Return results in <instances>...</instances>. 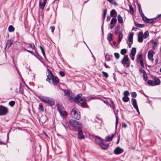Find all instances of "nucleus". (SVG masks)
I'll use <instances>...</instances> for the list:
<instances>
[{"mask_svg":"<svg viewBox=\"0 0 161 161\" xmlns=\"http://www.w3.org/2000/svg\"><path fill=\"white\" fill-rule=\"evenodd\" d=\"M82 94L81 93L78 94L75 97L74 102L76 103L79 106L82 107H86V100L85 98L82 97L80 98Z\"/></svg>","mask_w":161,"mask_h":161,"instance_id":"f257e3e1","label":"nucleus"},{"mask_svg":"<svg viewBox=\"0 0 161 161\" xmlns=\"http://www.w3.org/2000/svg\"><path fill=\"white\" fill-rule=\"evenodd\" d=\"M47 70L50 74V75H47V78L46 79V80L50 83V80L52 79L53 85H56L57 83H58L59 82V79L56 76H54L53 73L50 69H47Z\"/></svg>","mask_w":161,"mask_h":161,"instance_id":"f03ea898","label":"nucleus"},{"mask_svg":"<svg viewBox=\"0 0 161 161\" xmlns=\"http://www.w3.org/2000/svg\"><path fill=\"white\" fill-rule=\"evenodd\" d=\"M71 116L73 118L79 120L80 118V113L79 110L75 108H74L71 111Z\"/></svg>","mask_w":161,"mask_h":161,"instance_id":"7ed1b4c3","label":"nucleus"},{"mask_svg":"<svg viewBox=\"0 0 161 161\" xmlns=\"http://www.w3.org/2000/svg\"><path fill=\"white\" fill-rule=\"evenodd\" d=\"M121 63L124 67L128 68L130 63V60L127 55H125L121 61Z\"/></svg>","mask_w":161,"mask_h":161,"instance_id":"20e7f679","label":"nucleus"},{"mask_svg":"<svg viewBox=\"0 0 161 161\" xmlns=\"http://www.w3.org/2000/svg\"><path fill=\"white\" fill-rule=\"evenodd\" d=\"M69 123L72 127L77 128L78 129L82 127L80 122L74 119L70 120L69 121Z\"/></svg>","mask_w":161,"mask_h":161,"instance_id":"39448f33","label":"nucleus"},{"mask_svg":"<svg viewBox=\"0 0 161 161\" xmlns=\"http://www.w3.org/2000/svg\"><path fill=\"white\" fill-rule=\"evenodd\" d=\"M8 112V110L7 108L3 106H0V115H5Z\"/></svg>","mask_w":161,"mask_h":161,"instance_id":"423d86ee","label":"nucleus"},{"mask_svg":"<svg viewBox=\"0 0 161 161\" xmlns=\"http://www.w3.org/2000/svg\"><path fill=\"white\" fill-rule=\"evenodd\" d=\"M133 33L132 32L130 34L129 36L128 41L127 42V43L128 45L129 48H130L131 47V45L133 43Z\"/></svg>","mask_w":161,"mask_h":161,"instance_id":"0eeeda50","label":"nucleus"},{"mask_svg":"<svg viewBox=\"0 0 161 161\" xmlns=\"http://www.w3.org/2000/svg\"><path fill=\"white\" fill-rule=\"evenodd\" d=\"M132 105L134 107V108L136 110L137 112L139 114H140V112L139 111L138 107L137 105V102L136 100L133 98H131V99Z\"/></svg>","mask_w":161,"mask_h":161,"instance_id":"6e6552de","label":"nucleus"},{"mask_svg":"<svg viewBox=\"0 0 161 161\" xmlns=\"http://www.w3.org/2000/svg\"><path fill=\"white\" fill-rule=\"evenodd\" d=\"M155 53V52L152 50H149L148 52L147 57L148 59L153 61V57Z\"/></svg>","mask_w":161,"mask_h":161,"instance_id":"1a4fd4ad","label":"nucleus"},{"mask_svg":"<svg viewBox=\"0 0 161 161\" xmlns=\"http://www.w3.org/2000/svg\"><path fill=\"white\" fill-rule=\"evenodd\" d=\"M78 138L79 140H82L84 139L85 136L83 134L82 127L78 129Z\"/></svg>","mask_w":161,"mask_h":161,"instance_id":"9d476101","label":"nucleus"},{"mask_svg":"<svg viewBox=\"0 0 161 161\" xmlns=\"http://www.w3.org/2000/svg\"><path fill=\"white\" fill-rule=\"evenodd\" d=\"M124 151L123 149L119 147H116L114 150V153L116 155H118L122 153Z\"/></svg>","mask_w":161,"mask_h":161,"instance_id":"9b49d317","label":"nucleus"},{"mask_svg":"<svg viewBox=\"0 0 161 161\" xmlns=\"http://www.w3.org/2000/svg\"><path fill=\"white\" fill-rule=\"evenodd\" d=\"M139 71L140 73H142L143 75V77L144 80L145 81H147V75L144 70L142 69L141 68L139 69Z\"/></svg>","mask_w":161,"mask_h":161,"instance_id":"f8f14e48","label":"nucleus"},{"mask_svg":"<svg viewBox=\"0 0 161 161\" xmlns=\"http://www.w3.org/2000/svg\"><path fill=\"white\" fill-rule=\"evenodd\" d=\"M47 0H43V2L42 1H40L39 3V7L40 8L43 10L45 7V5L47 3Z\"/></svg>","mask_w":161,"mask_h":161,"instance_id":"ddd939ff","label":"nucleus"},{"mask_svg":"<svg viewBox=\"0 0 161 161\" xmlns=\"http://www.w3.org/2000/svg\"><path fill=\"white\" fill-rule=\"evenodd\" d=\"M142 32H140L138 36V41L139 42H142L143 41V38Z\"/></svg>","mask_w":161,"mask_h":161,"instance_id":"4468645a","label":"nucleus"},{"mask_svg":"<svg viewBox=\"0 0 161 161\" xmlns=\"http://www.w3.org/2000/svg\"><path fill=\"white\" fill-rule=\"evenodd\" d=\"M154 84L155 86L159 85L160 84V80L157 77H154L153 78Z\"/></svg>","mask_w":161,"mask_h":161,"instance_id":"2eb2a0df","label":"nucleus"},{"mask_svg":"<svg viewBox=\"0 0 161 161\" xmlns=\"http://www.w3.org/2000/svg\"><path fill=\"white\" fill-rule=\"evenodd\" d=\"M46 103L52 105L54 104L55 102L54 99L53 98L47 97V103Z\"/></svg>","mask_w":161,"mask_h":161,"instance_id":"dca6fc26","label":"nucleus"},{"mask_svg":"<svg viewBox=\"0 0 161 161\" xmlns=\"http://www.w3.org/2000/svg\"><path fill=\"white\" fill-rule=\"evenodd\" d=\"M99 145L102 149H106L108 148L109 145L108 144H105L103 141Z\"/></svg>","mask_w":161,"mask_h":161,"instance_id":"f3484780","label":"nucleus"},{"mask_svg":"<svg viewBox=\"0 0 161 161\" xmlns=\"http://www.w3.org/2000/svg\"><path fill=\"white\" fill-rule=\"evenodd\" d=\"M24 43L26 45H29L30 47H31L32 49L34 50L36 53H37V55L38 56H39V55L36 52V50L35 49V46L33 43H28L25 42H24Z\"/></svg>","mask_w":161,"mask_h":161,"instance_id":"a211bd4d","label":"nucleus"},{"mask_svg":"<svg viewBox=\"0 0 161 161\" xmlns=\"http://www.w3.org/2000/svg\"><path fill=\"white\" fill-rule=\"evenodd\" d=\"M56 106L59 112L65 110L63 106L61 104H58L56 105Z\"/></svg>","mask_w":161,"mask_h":161,"instance_id":"6ab92c4d","label":"nucleus"},{"mask_svg":"<svg viewBox=\"0 0 161 161\" xmlns=\"http://www.w3.org/2000/svg\"><path fill=\"white\" fill-rule=\"evenodd\" d=\"M95 141L99 145L103 141V140H102L100 137H99L97 136L95 139Z\"/></svg>","mask_w":161,"mask_h":161,"instance_id":"aec40b11","label":"nucleus"},{"mask_svg":"<svg viewBox=\"0 0 161 161\" xmlns=\"http://www.w3.org/2000/svg\"><path fill=\"white\" fill-rule=\"evenodd\" d=\"M60 115L63 118H65L67 117V113L65 110L59 112Z\"/></svg>","mask_w":161,"mask_h":161,"instance_id":"412c9836","label":"nucleus"},{"mask_svg":"<svg viewBox=\"0 0 161 161\" xmlns=\"http://www.w3.org/2000/svg\"><path fill=\"white\" fill-rule=\"evenodd\" d=\"M113 57V56L112 55H109L106 54L105 55V60L107 61H110L111 58Z\"/></svg>","mask_w":161,"mask_h":161,"instance_id":"4be33fe9","label":"nucleus"},{"mask_svg":"<svg viewBox=\"0 0 161 161\" xmlns=\"http://www.w3.org/2000/svg\"><path fill=\"white\" fill-rule=\"evenodd\" d=\"M114 134H112L111 136H108L107 137L105 138V140L107 142H110L112 140L113 138L114 137Z\"/></svg>","mask_w":161,"mask_h":161,"instance_id":"5701e85b","label":"nucleus"},{"mask_svg":"<svg viewBox=\"0 0 161 161\" xmlns=\"http://www.w3.org/2000/svg\"><path fill=\"white\" fill-rule=\"evenodd\" d=\"M135 25L136 26L139 28L144 27L145 26L144 24H140L136 22H135Z\"/></svg>","mask_w":161,"mask_h":161,"instance_id":"b1692460","label":"nucleus"},{"mask_svg":"<svg viewBox=\"0 0 161 161\" xmlns=\"http://www.w3.org/2000/svg\"><path fill=\"white\" fill-rule=\"evenodd\" d=\"M13 44V42L11 40H8L7 41L6 46L9 48Z\"/></svg>","mask_w":161,"mask_h":161,"instance_id":"393cba45","label":"nucleus"},{"mask_svg":"<svg viewBox=\"0 0 161 161\" xmlns=\"http://www.w3.org/2000/svg\"><path fill=\"white\" fill-rule=\"evenodd\" d=\"M123 37V34L122 32H119V38L118 41V42L119 43L121 42Z\"/></svg>","mask_w":161,"mask_h":161,"instance_id":"a878e982","label":"nucleus"},{"mask_svg":"<svg viewBox=\"0 0 161 161\" xmlns=\"http://www.w3.org/2000/svg\"><path fill=\"white\" fill-rule=\"evenodd\" d=\"M120 29V27L119 26H116L115 27V35H117L119 33V30Z\"/></svg>","mask_w":161,"mask_h":161,"instance_id":"bb28decb","label":"nucleus"},{"mask_svg":"<svg viewBox=\"0 0 161 161\" xmlns=\"http://www.w3.org/2000/svg\"><path fill=\"white\" fill-rule=\"evenodd\" d=\"M15 30L14 28L12 25H10L8 28V31L9 32H13Z\"/></svg>","mask_w":161,"mask_h":161,"instance_id":"cd10ccee","label":"nucleus"},{"mask_svg":"<svg viewBox=\"0 0 161 161\" xmlns=\"http://www.w3.org/2000/svg\"><path fill=\"white\" fill-rule=\"evenodd\" d=\"M119 23H122L123 22V19L122 17L120 15H118L117 17Z\"/></svg>","mask_w":161,"mask_h":161,"instance_id":"c85d7f7f","label":"nucleus"},{"mask_svg":"<svg viewBox=\"0 0 161 161\" xmlns=\"http://www.w3.org/2000/svg\"><path fill=\"white\" fill-rule=\"evenodd\" d=\"M113 35L111 33H109L107 36V39L109 41H110L113 39L112 36Z\"/></svg>","mask_w":161,"mask_h":161,"instance_id":"c756f323","label":"nucleus"},{"mask_svg":"<svg viewBox=\"0 0 161 161\" xmlns=\"http://www.w3.org/2000/svg\"><path fill=\"white\" fill-rule=\"evenodd\" d=\"M147 83L149 85L152 86H155V85L154 84V82L153 80H148L147 81Z\"/></svg>","mask_w":161,"mask_h":161,"instance_id":"7c9ffc66","label":"nucleus"},{"mask_svg":"<svg viewBox=\"0 0 161 161\" xmlns=\"http://www.w3.org/2000/svg\"><path fill=\"white\" fill-rule=\"evenodd\" d=\"M154 19H155V18H152L151 19H148L147 21H146V23L150 24L153 23L154 22Z\"/></svg>","mask_w":161,"mask_h":161,"instance_id":"2f4dec72","label":"nucleus"},{"mask_svg":"<svg viewBox=\"0 0 161 161\" xmlns=\"http://www.w3.org/2000/svg\"><path fill=\"white\" fill-rule=\"evenodd\" d=\"M136 52V49L135 47H132L131 50V54H130L133 55H135Z\"/></svg>","mask_w":161,"mask_h":161,"instance_id":"473e14b6","label":"nucleus"},{"mask_svg":"<svg viewBox=\"0 0 161 161\" xmlns=\"http://www.w3.org/2000/svg\"><path fill=\"white\" fill-rule=\"evenodd\" d=\"M123 101L125 102H127L129 100V98L128 97L124 96L122 98Z\"/></svg>","mask_w":161,"mask_h":161,"instance_id":"72a5a7b5","label":"nucleus"},{"mask_svg":"<svg viewBox=\"0 0 161 161\" xmlns=\"http://www.w3.org/2000/svg\"><path fill=\"white\" fill-rule=\"evenodd\" d=\"M115 14H117L116 12L114 9H112L110 12V16L111 17H114Z\"/></svg>","mask_w":161,"mask_h":161,"instance_id":"f704fd0d","label":"nucleus"},{"mask_svg":"<svg viewBox=\"0 0 161 161\" xmlns=\"http://www.w3.org/2000/svg\"><path fill=\"white\" fill-rule=\"evenodd\" d=\"M126 52L127 50L126 49H123L121 50L120 53L122 55H124V56L125 55V54L126 53Z\"/></svg>","mask_w":161,"mask_h":161,"instance_id":"c9c22d12","label":"nucleus"},{"mask_svg":"<svg viewBox=\"0 0 161 161\" xmlns=\"http://www.w3.org/2000/svg\"><path fill=\"white\" fill-rule=\"evenodd\" d=\"M141 17H142V19L144 21L146 22V21H147V19H148L145 16H144L143 14H142V15H141Z\"/></svg>","mask_w":161,"mask_h":161,"instance_id":"e433bc0d","label":"nucleus"},{"mask_svg":"<svg viewBox=\"0 0 161 161\" xmlns=\"http://www.w3.org/2000/svg\"><path fill=\"white\" fill-rule=\"evenodd\" d=\"M47 97H42V98H40V99L41 100V101H42L43 102H44L45 103H47Z\"/></svg>","mask_w":161,"mask_h":161,"instance_id":"4c0bfd02","label":"nucleus"},{"mask_svg":"<svg viewBox=\"0 0 161 161\" xmlns=\"http://www.w3.org/2000/svg\"><path fill=\"white\" fill-rule=\"evenodd\" d=\"M129 8L130 10V13L133 15L134 14V10L133 8L131 5H129Z\"/></svg>","mask_w":161,"mask_h":161,"instance_id":"58836bf2","label":"nucleus"},{"mask_svg":"<svg viewBox=\"0 0 161 161\" xmlns=\"http://www.w3.org/2000/svg\"><path fill=\"white\" fill-rule=\"evenodd\" d=\"M15 104V102L14 101H12L10 102L9 103V105L11 107H13Z\"/></svg>","mask_w":161,"mask_h":161,"instance_id":"ea45409f","label":"nucleus"},{"mask_svg":"<svg viewBox=\"0 0 161 161\" xmlns=\"http://www.w3.org/2000/svg\"><path fill=\"white\" fill-rule=\"evenodd\" d=\"M137 59H140L141 60L143 59L142 58V53H140L139 54L137 55L136 56Z\"/></svg>","mask_w":161,"mask_h":161,"instance_id":"a19ab883","label":"nucleus"},{"mask_svg":"<svg viewBox=\"0 0 161 161\" xmlns=\"http://www.w3.org/2000/svg\"><path fill=\"white\" fill-rule=\"evenodd\" d=\"M117 21V19L116 18H113L110 22V23L111 24H114L116 23Z\"/></svg>","mask_w":161,"mask_h":161,"instance_id":"79ce46f5","label":"nucleus"},{"mask_svg":"<svg viewBox=\"0 0 161 161\" xmlns=\"http://www.w3.org/2000/svg\"><path fill=\"white\" fill-rule=\"evenodd\" d=\"M149 36V32L148 31H146L144 33L143 36L145 39H146Z\"/></svg>","mask_w":161,"mask_h":161,"instance_id":"37998d69","label":"nucleus"},{"mask_svg":"<svg viewBox=\"0 0 161 161\" xmlns=\"http://www.w3.org/2000/svg\"><path fill=\"white\" fill-rule=\"evenodd\" d=\"M111 105H109L110 106L113 108L114 111V110L115 109V106L114 103L113 102L111 101Z\"/></svg>","mask_w":161,"mask_h":161,"instance_id":"c03bdc74","label":"nucleus"},{"mask_svg":"<svg viewBox=\"0 0 161 161\" xmlns=\"http://www.w3.org/2000/svg\"><path fill=\"white\" fill-rule=\"evenodd\" d=\"M103 76L105 77V78H107L108 77V74L104 71L102 72Z\"/></svg>","mask_w":161,"mask_h":161,"instance_id":"a18cd8bd","label":"nucleus"},{"mask_svg":"<svg viewBox=\"0 0 161 161\" xmlns=\"http://www.w3.org/2000/svg\"><path fill=\"white\" fill-rule=\"evenodd\" d=\"M39 109H41V110L42 112H43L44 111V109L42 106V104L41 103H40L39 104Z\"/></svg>","mask_w":161,"mask_h":161,"instance_id":"49530a36","label":"nucleus"},{"mask_svg":"<svg viewBox=\"0 0 161 161\" xmlns=\"http://www.w3.org/2000/svg\"><path fill=\"white\" fill-rule=\"evenodd\" d=\"M139 63L142 67L143 68H144V65L143 63V59H142L140 60Z\"/></svg>","mask_w":161,"mask_h":161,"instance_id":"de8ad7c7","label":"nucleus"},{"mask_svg":"<svg viewBox=\"0 0 161 161\" xmlns=\"http://www.w3.org/2000/svg\"><path fill=\"white\" fill-rule=\"evenodd\" d=\"M114 56L115 58L117 59H119V54L118 53H114Z\"/></svg>","mask_w":161,"mask_h":161,"instance_id":"09e8293b","label":"nucleus"},{"mask_svg":"<svg viewBox=\"0 0 161 161\" xmlns=\"http://www.w3.org/2000/svg\"><path fill=\"white\" fill-rule=\"evenodd\" d=\"M129 94V92L128 91H125L124 92V96L127 97Z\"/></svg>","mask_w":161,"mask_h":161,"instance_id":"8fccbe9b","label":"nucleus"},{"mask_svg":"<svg viewBox=\"0 0 161 161\" xmlns=\"http://www.w3.org/2000/svg\"><path fill=\"white\" fill-rule=\"evenodd\" d=\"M64 92L65 95L69 97L70 96V93H69V92L67 90H64Z\"/></svg>","mask_w":161,"mask_h":161,"instance_id":"3c124183","label":"nucleus"},{"mask_svg":"<svg viewBox=\"0 0 161 161\" xmlns=\"http://www.w3.org/2000/svg\"><path fill=\"white\" fill-rule=\"evenodd\" d=\"M131 96L133 97H136L137 96V94L135 92H131Z\"/></svg>","mask_w":161,"mask_h":161,"instance_id":"603ef678","label":"nucleus"},{"mask_svg":"<svg viewBox=\"0 0 161 161\" xmlns=\"http://www.w3.org/2000/svg\"><path fill=\"white\" fill-rule=\"evenodd\" d=\"M109 3L115 5H117V3L114 0H111L110 1Z\"/></svg>","mask_w":161,"mask_h":161,"instance_id":"864d4df0","label":"nucleus"},{"mask_svg":"<svg viewBox=\"0 0 161 161\" xmlns=\"http://www.w3.org/2000/svg\"><path fill=\"white\" fill-rule=\"evenodd\" d=\"M25 51H26L27 52H28L29 53H31L32 55H34V56H35L37 58V57H36V56L33 53V52L31 51H30V50H27L26 49H25Z\"/></svg>","mask_w":161,"mask_h":161,"instance_id":"5fc2aeb1","label":"nucleus"},{"mask_svg":"<svg viewBox=\"0 0 161 161\" xmlns=\"http://www.w3.org/2000/svg\"><path fill=\"white\" fill-rule=\"evenodd\" d=\"M59 75L62 77H64L65 75L63 71H60L59 72Z\"/></svg>","mask_w":161,"mask_h":161,"instance_id":"6e6d98bb","label":"nucleus"},{"mask_svg":"<svg viewBox=\"0 0 161 161\" xmlns=\"http://www.w3.org/2000/svg\"><path fill=\"white\" fill-rule=\"evenodd\" d=\"M55 27L53 25L52 26H51L50 27V29H51V32L52 33H53L54 30H55Z\"/></svg>","mask_w":161,"mask_h":161,"instance_id":"4d7b16f0","label":"nucleus"},{"mask_svg":"<svg viewBox=\"0 0 161 161\" xmlns=\"http://www.w3.org/2000/svg\"><path fill=\"white\" fill-rule=\"evenodd\" d=\"M116 122H115V125H116L115 128H116L117 125L118 123V118L116 116Z\"/></svg>","mask_w":161,"mask_h":161,"instance_id":"13d9d810","label":"nucleus"},{"mask_svg":"<svg viewBox=\"0 0 161 161\" xmlns=\"http://www.w3.org/2000/svg\"><path fill=\"white\" fill-rule=\"evenodd\" d=\"M130 58H131V59L132 60H134V59H135L134 56H135V55H133L130 54Z\"/></svg>","mask_w":161,"mask_h":161,"instance_id":"bf43d9fd","label":"nucleus"},{"mask_svg":"<svg viewBox=\"0 0 161 161\" xmlns=\"http://www.w3.org/2000/svg\"><path fill=\"white\" fill-rule=\"evenodd\" d=\"M102 101L103 102V103H105L106 105L108 106L109 104L108 103L107 101L106 100H102Z\"/></svg>","mask_w":161,"mask_h":161,"instance_id":"052dcab7","label":"nucleus"},{"mask_svg":"<svg viewBox=\"0 0 161 161\" xmlns=\"http://www.w3.org/2000/svg\"><path fill=\"white\" fill-rule=\"evenodd\" d=\"M127 127V125L126 123H124L122 124V127L124 128H126Z\"/></svg>","mask_w":161,"mask_h":161,"instance_id":"680f3d73","label":"nucleus"},{"mask_svg":"<svg viewBox=\"0 0 161 161\" xmlns=\"http://www.w3.org/2000/svg\"><path fill=\"white\" fill-rule=\"evenodd\" d=\"M39 47L41 50V51L42 52H43L44 51V50L43 48L41 46H40Z\"/></svg>","mask_w":161,"mask_h":161,"instance_id":"e2e57ef3","label":"nucleus"},{"mask_svg":"<svg viewBox=\"0 0 161 161\" xmlns=\"http://www.w3.org/2000/svg\"><path fill=\"white\" fill-rule=\"evenodd\" d=\"M107 12V10L105 9L104 10L103 15L106 16V14Z\"/></svg>","mask_w":161,"mask_h":161,"instance_id":"0e129e2a","label":"nucleus"},{"mask_svg":"<svg viewBox=\"0 0 161 161\" xmlns=\"http://www.w3.org/2000/svg\"><path fill=\"white\" fill-rule=\"evenodd\" d=\"M139 12L140 13L141 15H142V14H143L142 12V10L141 8H139Z\"/></svg>","mask_w":161,"mask_h":161,"instance_id":"69168bd1","label":"nucleus"},{"mask_svg":"<svg viewBox=\"0 0 161 161\" xmlns=\"http://www.w3.org/2000/svg\"><path fill=\"white\" fill-rule=\"evenodd\" d=\"M152 43L154 44V45H157V42H155V41H152Z\"/></svg>","mask_w":161,"mask_h":161,"instance_id":"338daca9","label":"nucleus"},{"mask_svg":"<svg viewBox=\"0 0 161 161\" xmlns=\"http://www.w3.org/2000/svg\"><path fill=\"white\" fill-rule=\"evenodd\" d=\"M104 66L106 68H110V67L108 66L105 63H104Z\"/></svg>","mask_w":161,"mask_h":161,"instance_id":"774afa93","label":"nucleus"}]
</instances>
